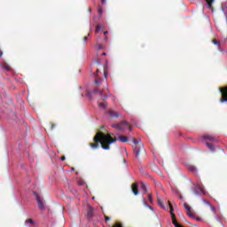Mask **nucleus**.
Masks as SVG:
<instances>
[{
  "label": "nucleus",
  "mask_w": 227,
  "mask_h": 227,
  "mask_svg": "<svg viewBox=\"0 0 227 227\" xmlns=\"http://www.w3.org/2000/svg\"><path fill=\"white\" fill-rule=\"evenodd\" d=\"M116 141H121V143H129V137L120 135L119 137H114L107 134H104L103 132H98L93 137V143H90L89 146L92 148V150H97L98 148H103V150H110V145L113 143H116Z\"/></svg>",
  "instance_id": "1"
},
{
  "label": "nucleus",
  "mask_w": 227,
  "mask_h": 227,
  "mask_svg": "<svg viewBox=\"0 0 227 227\" xmlns=\"http://www.w3.org/2000/svg\"><path fill=\"white\" fill-rule=\"evenodd\" d=\"M133 143V152L136 159H145L146 157V151L145 150V145L141 140H137L131 137Z\"/></svg>",
  "instance_id": "2"
},
{
  "label": "nucleus",
  "mask_w": 227,
  "mask_h": 227,
  "mask_svg": "<svg viewBox=\"0 0 227 227\" xmlns=\"http://www.w3.org/2000/svg\"><path fill=\"white\" fill-rule=\"evenodd\" d=\"M113 129H116L117 130H127L129 129V130H132V127H130V124H129V122L123 121L120 123L117 124H113L112 125Z\"/></svg>",
  "instance_id": "3"
},
{
  "label": "nucleus",
  "mask_w": 227,
  "mask_h": 227,
  "mask_svg": "<svg viewBox=\"0 0 227 227\" xmlns=\"http://www.w3.org/2000/svg\"><path fill=\"white\" fill-rule=\"evenodd\" d=\"M92 95H98L100 97V100H103L104 102L107 100V96L104 94V90L96 89L92 92H88L86 97H90Z\"/></svg>",
  "instance_id": "4"
},
{
  "label": "nucleus",
  "mask_w": 227,
  "mask_h": 227,
  "mask_svg": "<svg viewBox=\"0 0 227 227\" xmlns=\"http://www.w3.org/2000/svg\"><path fill=\"white\" fill-rule=\"evenodd\" d=\"M220 92L222 95L220 102L222 103L227 102V87L220 88Z\"/></svg>",
  "instance_id": "5"
},
{
  "label": "nucleus",
  "mask_w": 227,
  "mask_h": 227,
  "mask_svg": "<svg viewBox=\"0 0 227 227\" xmlns=\"http://www.w3.org/2000/svg\"><path fill=\"white\" fill-rule=\"evenodd\" d=\"M108 114L111 118V120H116V118H120L121 116V114L120 112L110 110L108 112Z\"/></svg>",
  "instance_id": "6"
},
{
  "label": "nucleus",
  "mask_w": 227,
  "mask_h": 227,
  "mask_svg": "<svg viewBox=\"0 0 227 227\" xmlns=\"http://www.w3.org/2000/svg\"><path fill=\"white\" fill-rule=\"evenodd\" d=\"M87 217L88 219H91L92 217H95V208H93V207L91 206H88Z\"/></svg>",
  "instance_id": "7"
},
{
  "label": "nucleus",
  "mask_w": 227,
  "mask_h": 227,
  "mask_svg": "<svg viewBox=\"0 0 227 227\" xmlns=\"http://www.w3.org/2000/svg\"><path fill=\"white\" fill-rule=\"evenodd\" d=\"M131 191L135 196H137L139 194V184H137V183H134L131 185Z\"/></svg>",
  "instance_id": "8"
},
{
  "label": "nucleus",
  "mask_w": 227,
  "mask_h": 227,
  "mask_svg": "<svg viewBox=\"0 0 227 227\" xmlns=\"http://www.w3.org/2000/svg\"><path fill=\"white\" fill-rule=\"evenodd\" d=\"M202 139L204 141H210L211 143H215V141H217V139H215V137L212 135H204L202 136Z\"/></svg>",
  "instance_id": "9"
},
{
  "label": "nucleus",
  "mask_w": 227,
  "mask_h": 227,
  "mask_svg": "<svg viewBox=\"0 0 227 227\" xmlns=\"http://www.w3.org/2000/svg\"><path fill=\"white\" fill-rule=\"evenodd\" d=\"M184 207L187 210V215L194 218V215H192V209L187 205V203H184Z\"/></svg>",
  "instance_id": "10"
},
{
  "label": "nucleus",
  "mask_w": 227,
  "mask_h": 227,
  "mask_svg": "<svg viewBox=\"0 0 227 227\" xmlns=\"http://www.w3.org/2000/svg\"><path fill=\"white\" fill-rule=\"evenodd\" d=\"M36 201H37V205H38V207L40 208V210H44L45 206H43V201H42L40 197L37 196Z\"/></svg>",
  "instance_id": "11"
},
{
  "label": "nucleus",
  "mask_w": 227,
  "mask_h": 227,
  "mask_svg": "<svg viewBox=\"0 0 227 227\" xmlns=\"http://www.w3.org/2000/svg\"><path fill=\"white\" fill-rule=\"evenodd\" d=\"M206 3L210 10H214V7L212 6V4H214V0H206Z\"/></svg>",
  "instance_id": "12"
},
{
  "label": "nucleus",
  "mask_w": 227,
  "mask_h": 227,
  "mask_svg": "<svg viewBox=\"0 0 227 227\" xmlns=\"http://www.w3.org/2000/svg\"><path fill=\"white\" fill-rule=\"evenodd\" d=\"M206 146H207L208 150H210L211 152H214V150H215V147L214 146V145L208 142L206 143Z\"/></svg>",
  "instance_id": "13"
},
{
  "label": "nucleus",
  "mask_w": 227,
  "mask_h": 227,
  "mask_svg": "<svg viewBox=\"0 0 227 227\" xmlns=\"http://www.w3.org/2000/svg\"><path fill=\"white\" fill-rule=\"evenodd\" d=\"M140 189H142L143 190V192H144V194H146V192H147V189H146V184H145V183H140Z\"/></svg>",
  "instance_id": "14"
},
{
  "label": "nucleus",
  "mask_w": 227,
  "mask_h": 227,
  "mask_svg": "<svg viewBox=\"0 0 227 227\" xmlns=\"http://www.w3.org/2000/svg\"><path fill=\"white\" fill-rule=\"evenodd\" d=\"M188 170L191 171L192 173H196L198 171V169L194 166H190L188 168Z\"/></svg>",
  "instance_id": "15"
},
{
  "label": "nucleus",
  "mask_w": 227,
  "mask_h": 227,
  "mask_svg": "<svg viewBox=\"0 0 227 227\" xmlns=\"http://www.w3.org/2000/svg\"><path fill=\"white\" fill-rule=\"evenodd\" d=\"M94 84L100 86V84H102V80L100 78H97L94 82Z\"/></svg>",
  "instance_id": "16"
},
{
  "label": "nucleus",
  "mask_w": 227,
  "mask_h": 227,
  "mask_svg": "<svg viewBox=\"0 0 227 227\" xmlns=\"http://www.w3.org/2000/svg\"><path fill=\"white\" fill-rule=\"evenodd\" d=\"M98 107L106 109V107H107V103H98Z\"/></svg>",
  "instance_id": "17"
},
{
  "label": "nucleus",
  "mask_w": 227,
  "mask_h": 227,
  "mask_svg": "<svg viewBox=\"0 0 227 227\" xmlns=\"http://www.w3.org/2000/svg\"><path fill=\"white\" fill-rule=\"evenodd\" d=\"M212 43H213L215 45H217V47H220V45H221V42H219L218 40H215V39H214V40L212 41Z\"/></svg>",
  "instance_id": "18"
},
{
  "label": "nucleus",
  "mask_w": 227,
  "mask_h": 227,
  "mask_svg": "<svg viewBox=\"0 0 227 227\" xmlns=\"http://www.w3.org/2000/svg\"><path fill=\"white\" fill-rule=\"evenodd\" d=\"M147 198H148L150 203H153V196H152V193H148V194H147Z\"/></svg>",
  "instance_id": "19"
},
{
  "label": "nucleus",
  "mask_w": 227,
  "mask_h": 227,
  "mask_svg": "<svg viewBox=\"0 0 227 227\" xmlns=\"http://www.w3.org/2000/svg\"><path fill=\"white\" fill-rule=\"evenodd\" d=\"M49 125L51 127V130H54L56 129V124L50 122Z\"/></svg>",
  "instance_id": "20"
},
{
  "label": "nucleus",
  "mask_w": 227,
  "mask_h": 227,
  "mask_svg": "<svg viewBox=\"0 0 227 227\" xmlns=\"http://www.w3.org/2000/svg\"><path fill=\"white\" fill-rule=\"evenodd\" d=\"M25 223H28L29 224H32V225H35V221L33 219H28V220H26Z\"/></svg>",
  "instance_id": "21"
},
{
  "label": "nucleus",
  "mask_w": 227,
  "mask_h": 227,
  "mask_svg": "<svg viewBox=\"0 0 227 227\" xmlns=\"http://www.w3.org/2000/svg\"><path fill=\"white\" fill-rule=\"evenodd\" d=\"M97 45H98V51H102V49H104V44H98V42Z\"/></svg>",
  "instance_id": "22"
},
{
  "label": "nucleus",
  "mask_w": 227,
  "mask_h": 227,
  "mask_svg": "<svg viewBox=\"0 0 227 227\" xmlns=\"http://www.w3.org/2000/svg\"><path fill=\"white\" fill-rule=\"evenodd\" d=\"M158 205H159L160 207H161V208H164V206H163V204H162V200H160V199H158Z\"/></svg>",
  "instance_id": "23"
},
{
  "label": "nucleus",
  "mask_w": 227,
  "mask_h": 227,
  "mask_svg": "<svg viewBox=\"0 0 227 227\" xmlns=\"http://www.w3.org/2000/svg\"><path fill=\"white\" fill-rule=\"evenodd\" d=\"M112 227H123V224L121 223H116L114 226Z\"/></svg>",
  "instance_id": "24"
},
{
  "label": "nucleus",
  "mask_w": 227,
  "mask_h": 227,
  "mask_svg": "<svg viewBox=\"0 0 227 227\" xmlns=\"http://www.w3.org/2000/svg\"><path fill=\"white\" fill-rule=\"evenodd\" d=\"M100 31H102V28L98 25L96 27V33H100Z\"/></svg>",
  "instance_id": "25"
},
{
  "label": "nucleus",
  "mask_w": 227,
  "mask_h": 227,
  "mask_svg": "<svg viewBox=\"0 0 227 227\" xmlns=\"http://www.w3.org/2000/svg\"><path fill=\"white\" fill-rule=\"evenodd\" d=\"M98 13H99L100 15H102V13H103L102 6L98 5Z\"/></svg>",
  "instance_id": "26"
},
{
  "label": "nucleus",
  "mask_w": 227,
  "mask_h": 227,
  "mask_svg": "<svg viewBox=\"0 0 227 227\" xmlns=\"http://www.w3.org/2000/svg\"><path fill=\"white\" fill-rule=\"evenodd\" d=\"M156 187H160V189H162V184L159 182L155 183Z\"/></svg>",
  "instance_id": "27"
},
{
  "label": "nucleus",
  "mask_w": 227,
  "mask_h": 227,
  "mask_svg": "<svg viewBox=\"0 0 227 227\" xmlns=\"http://www.w3.org/2000/svg\"><path fill=\"white\" fill-rule=\"evenodd\" d=\"M200 192H203V188H201V186L197 185L196 187Z\"/></svg>",
  "instance_id": "28"
},
{
  "label": "nucleus",
  "mask_w": 227,
  "mask_h": 227,
  "mask_svg": "<svg viewBox=\"0 0 227 227\" xmlns=\"http://www.w3.org/2000/svg\"><path fill=\"white\" fill-rule=\"evenodd\" d=\"M105 221H106V223H107V221H111V217H109V216H105Z\"/></svg>",
  "instance_id": "29"
},
{
  "label": "nucleus",
  "mask_w": 227,
  "mask_h": 227,
  "mask_svg": "<svg viewBox=\"0 0 227 227\" xmlns=\"http://www.w3.org/2000/svg\"><path fill=\"white\" fill-rule=\"evenodd\" d=\"M103 42H105V43H107V36L106 35V37L103 39Z\"/></svg>",
  "instance_id": "30"
},
{
  "label": "nucleus",
  "mask_w": 227,
  "mask_h": 227,
  "mask_svg": "<svg viewBox=\"0 0 227 227\" xmlns=\"http://www.w3.org/2000/svg\"><path fill=\"white\" fill-rule=\"evenodd\" d=\"M101 4L102 5L106 4V0H101Z\"/></svg>",
  "instance_id": "31"
},
{
  "label": "nucleus",
  "mask_w": 227,
  "mask_h": 227,
  "mask_svg": "<svg viewBox=\"0 0 227 227\" xmlns=\"http://www.w3.org/2000/svg\"><path fill=\"white\" fill-rule=\"evenodd\" d=\"M66 157L65 156H62L61 158H60V160H66Z\"/></svg>",
  "instance_id": "32"
},
{
  "label": "nucleus",
  "mask_w": 227,
  "mask_h": 227,
  "mask_svg": "<svg viewBox=\"0 0 227 227\" xmlns=\"http://www.w3.org/2000/svg\"><path fill=\"white\" fill-rule=\"evenodd\" d=\"M83 41H84V42H87V41H88V36H85V37L83 38Z\"/></svg>",
  "instance_id": "33"
},
{
  "label": "nucleus",
  "mask_w": 227,
  "mask_h": 227,
  "mask_svg": "<svg viewBox=\"0 0 227 227\" xmlns=\"http://www.w3.org/2000/svg\"><path fill=\"white\" fill-rule=\"evenodd\" d=\"M0 58H3V51L0 50Z\"/></svg>",
  "instance_id": "34"
},
{
  "label": "nucleus",
  "mask_w": 227,
  "mask_h": 227,
  "mask_svg": "<svg viewBox=\"0 0 227 227\" xmlns=\"http://www.w3.org/2000/svg\"><path fill=\"white\" fill-rule=\"evenodd\" d=\"M108 34H109L108 31H105V32H104L105 36H106V35H108Z\"/></svg>",
  "instance_id": "35"
},
{
  "label": "nucleus",
  "mask_w": 227,
  "mask_h": 227,
  "mask_svg": "<svg viewBox=\"0 0 227 227\" xmlns=\"http://www.w3.org/2000/svg\"><path fill=\"white\" fill-rule=\"evenodd\" d=\"M102 56H106V52H103V53H102Z\"/></svg>",
  "instance_id": "36"
},
{
  "label": "nucleus",
  "mask_w": 227,
  "mask_h": 227,
  "mask_svg": "<svg viewBox=\"0 0 227 227\" xmlns=\"http://www.w3.org/2000/svg\"><path fill=\"white\" fill-rule=\"evenodd\" d=\"M180 217H184V215H183V214H181V215H180Z\"/></svg>",
  "instance_id": "37"
},
{
  "label": "nucleus",
  "mask_w": 227,
  "mask_h": 227,
  "mask_svg": "<svg viewBox=\"0 0 227 227\" xmlns=\"http://www.w3.org/2000/svg\"><path fill=\"white\" fill-rule=\"evenodd\" d=\"M148 207L150 208V210H152V207L148 206Z\"/></svg>",
  "instance_id": "38"
},
{
  "label": "nucleus",
  "mask_w": 227,
  "mask_h": 227,
  "mask_svg": "<svg viewBox=\"0 0 227 227\" xmlns=\"http://www.w3.org/2000/svg\"><path fill=\"white\" fill-rule=\"evenodd\" d=\"M96 73L98 74V69H97Z\"/></svg>",
  "instance_id": "39"
},
{
  "label": "nucleus",
  "mask_w": 227,
  "mask_h": 227,
  "mask_svg": "<svg viewBox=\"0 0 227 227\" xmlns=\"http://www.w3.org/2000/svg\"><path fill=\"white\" fill-rule=\"evenodd\" d=\"M98 39L100 40V36H98Z\"/></svg>",
  "instance_id": "40"
}]
</instances>
